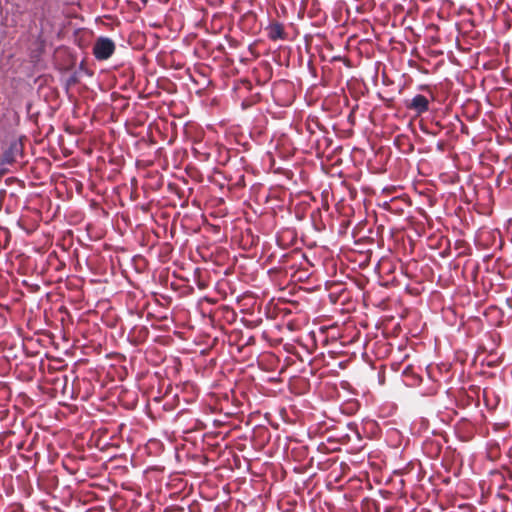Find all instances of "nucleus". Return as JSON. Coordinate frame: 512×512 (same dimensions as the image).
I'll return each mask as SVG.
<instances>
[{
    "label": "nucleus",
    "instance_id": "5",
    "mask_svg": "<svg viewBox=\"0 0 512 512\" xmlns=\"http://www.w3.org/2000/svg\"><path fill=\"white\" fill-rule=\"evenodd\" d=\"M78 81V77H77V74L76 73H72L71 75H69V77H67V79L65 80V88L68 90L70 86L74 85L75 83H77Z\"/></svg>",
    "mask_w": 512,
    "mask_h": 512
},
{
    "label": "nucleus",
    "instance_id": "4",
    "mask_svg": "<svg viewBox=\"0 0 512 512\" xmlns=\"http://www.w3.org/2000/svg\"><path fill=\"white\" fill-rule=\"evenodd\" d=\"M266 31L268 38L272 41L286 39V33L284 31L283 25L279 22L270 23L266 27Z\"/></svg>",
    "mask_w": 512,
    "mask_h": 512
},
{
    "label": "nucleus",
    "instance_id": "3",
    "mask_svg": "<svg viewBox=\"0 0 512 512\" xmlns=\"http://www.w3.org/2000/svg\"><path fill=\"white\" fill-rule=\"evenodd\" d=\"M405 107L416 116H421L429 111L430 102L426 96L416 94L412 99L405 101Z\"/></svg>",
    "mask_w": 512,
    "mask_h": 512
},
{
    "label": "nucleus",
    "instance_id": "2",
    "mask_svg": "<svg viewBox=\"0 0 512 512\" xmlns=\"http://www.w3.org/2000/svg\"><path fill=\"white\" fill-rule=\"evenodd\" d=\"M23 144L21 139H13L9 142L8 147L3 151L1 157V164L11 165L13 164L18 156H22Z\"/></svg>",
    "mask_w": 512,
    "mask_h": 512
},
{
    "label": "nucleus",
    "instance_id": "1",
    "mask_svg": "<svg viewBox=\"0 0 512 512\" xmlns=\"http://www.w3.org/2000/svg\"><path fill=\"white\" fill-rule=\"evenodd\" d=\"M115 51V43L108 37H99L93 45V55L99 60L109 59Z\"/></svg>",
    "mask_w": 512,
    "mask_h": 512
}]
</instances>
